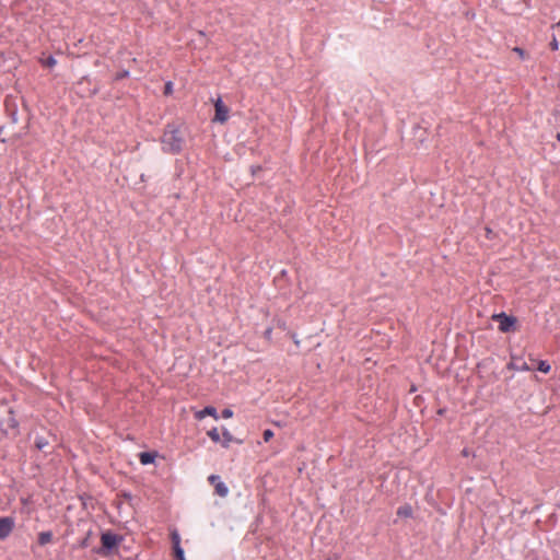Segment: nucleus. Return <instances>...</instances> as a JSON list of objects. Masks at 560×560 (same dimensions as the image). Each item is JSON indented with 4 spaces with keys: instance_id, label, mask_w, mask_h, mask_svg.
Returning a JSON list of instances; mask_svg holds the SVG:
<instances>
[{
    "instance_id": "obj_16",
    "label": "nucleus",
    "mask_w": 560,
    "mask_h": 560,
    "mask_svg": "<svg viewBox=\"0 0 560 560\" xmlns=\"http://www.w3.org/2000/svg\"><path fill=\"white\" fill-rule=\"evenodd\" d=\"M171 538L173 542V548H175L176 546H180V537L177 532H173Z\"/></svg>"
},
{
    "instance_id": "obj_2",
    "label": "nucleus",
    "mask_w": 560,
    "mask_h": 560,
    "mask_svg": "<svg viewBox=\"0 0 560 560\" xmlns=\"http://www.w3.org/2000/svg\"><path fill=\"white\" fill-rule=\"evenodd\" d=\"M492 319L499 323V329L502 332H508L512 330L516 323V318L513 316H508L505 313L494 314Z\"/></svg>"
},
{
    "instance_id": "obj_8",
    "label": "nucleus",
    "mask_w": 560,
    "mask_h": 560,
    "mask_svg": "<svg viewBox=\"0 0 560 560\" xmlns=\"http://www.w3.org/2000/svg\"><path fill=\"white\" fill-rule=\"evenodd\" d=\"M154 459H155V454H153V453L143 452V453H140V455H139V460L142 465H149V464L153 463Z\"/></svg>"
},
{
    "instance_id": "obj_20",
    "label": "nucleus",
    "mask_w": 560,
    "mask_h": 560,
    "mask_svg": "<svg viewBox=\"0 0 560 560\" xmlns=\"http://www.w3.org/2000/svg\"><path fill=\"white\" fill-rule=\"evenodd\" d=\"M513 51L516 52L521 59H525L526 58V52L523 48L521 47H514L513 48Z\"/></svg>"
},
{
    "instance_id": "obj_11",
    "label": "nucleus",
    "mask_w": 560,
    "mask_h": 560,
    "mask_svg": "<svg viewBox=\"0 0 560 560\" xmlns=\"http://www.w3.org/2000/svg\"><path fill=\"white\" fill-rule=\"evenodd\" d=\"M397 515L402 517H410L412 515V508L408 504L398 508Z\"/></svg>"
},
{
    "instance_id": "obj_24",
    "label": "nucleus",
    "mask_w": 560,
    "mask_h": 560,
    "mask_svg": "<svg viewBox=\"0 0 560 560\" xmlns=\"http://www.w3.org/2000/svg\"><path fill=\"white\" fill-rule=\"evenodd\" d=\"M127 75H128V72L126 71V72L121 73V74L119 75V78H125V77H127Z\"/></svg>"
},
{
    "instance_id": "obj_21",
    "label": "nucleus",
    "mask_w": 560,
    "mask_h": 560,
    "mask_svg": "<svg viewBox=\"0 0 560 560\" xmlns=\"http://www.w3.org/2000/svg\"><path fill=\"white\" fill-rule=\"evenodd\" d=\"M222 417L224 419H230L233 417V411L231 409L226 408V409L222 410Z\"/></svg>"
},
{
    "instance_id": "obj_12",
    "label": "nucleus",
    "mask_w": 560,
    "mask_h": 560,
    "mask_svg": "<svg viewBox=\"0 0 560 560\" xmlns=\"http://www.w3.org/2000/svg\"><path fill=\"white\" fill-rule=\"evenodd\" d=\"M207 435L214 442V443H221V435L219 433V430L217 428H213L207 432Z\"/></svg>"
},
{
    "instance_id": "obj_22",
    "label": "nucleus",
    "mask_w": 560,
    "mask_h": 560,
    "mask_svg": "<svg viewBox=\"0 0 560 560\" xmlns=\"http://www.w3.org/2000/svg\"><path fill=\"white\" fill-rule=\"evenodd\" d=\"M171 92H172V83H171V82H168V83H166V85H165V94H170Z\"/></svg>"
},
{
    "instance_id": "obj_25",
    "label": "nucleus",
    "mask_w": 560,
    "mask_h": 560,
    "mask_svg": "<svg viewBox=\"0 0 560 560\" xmlns=\"http://www.w3.org/2000/svg\"><path fill=\"white\" fill-rule=\"evenodd\" d=\"M552 27H560V19H559V22L555 25H552Z\"/></svg>"
},
{
    "instance_id": "obj_7",
    "label": "nucleus",
    "mask_w": 560,
    "mask_h": 560,
    "mask_svg": "<svg viewBox=\"0 0 560 560\" xmlns=\"http://www.w3.org/2000/svg\"><path fill=\"white\" fill-rule=\"evenodd\" d=\"M207 416H210L215 420H218V418H219L218 413H217V409L212 406H208V407L203 408L202 410L195 412V418L197 420H202Z\"/></svg>"
},
{
    "instance_id": "obj_23",
    "label": "nucleus",
    "mask_w": 560,
    "mask_h": 560,
    "mask_svg": "<svg viewBox=\"0 0 560 560\" xmlns=\"http://www.w3.org/2000/svg\"><path fill=\"white\" fill-rule=\"evenodd\" d=\"M45 445H46V443H44V442H42V441H37V442H36V446H37L38 448H43Z\"/></svg>"
},
{
    "instance_id": "obj_14",
    "label": "nucleus",
    "mask_w": 560,
    "mask_h": 560,
    "mask_svg": "<svg viewBox=\"0 0 560 560\" xmlns=\"http://www.w3.org/2000/svg\"><path fill=\"white\" fill-rule=\"evenodd\" d=\"M40 63L44 66V67H47V68H54L56 65H57V60L52 57V56H49L48 58L46 59H42L40 60Z\"/></svg>"
},
{
    "instance_id": "obj_15",
    "label": "nucleus",
    "mask_w": 560,
    "mask_h": 560,
    "mask_svg": "<svg viewBox=\"0 0 560 560\" xmlns=\"http://www.w3.org/2000/svg\"><path fill=\"white\" fill-rule=\"evenodd\" d=\"M174 549V557L176 560H185L184 550L180 546H176Z\"/></svg>"
},
{
    "instance_id": "obj_17",
    "label": "nucleus",
    "mask_w": 560,
    "mask_h": 560,
    "mask_svg": "<svg viewBox=\"0 0 560 560\" xmlns=\"http://www.w3.org/2000/svg\"><path fill=\"white\" fill-rule=\"evenodd\" d=\"M509 369H516L520 371H530L532 370V368L527 363H524V364L517 365V366H515L513 363H510Z\"/></svg>"
},
{
    "instance_id": "obj_1",
    "label": "nucleus",
    "mask_w": 560,
    "mask_h": 560,
    "mask_svg": "<svg viewBox=\"0 0 560 560\" xmlns=\"http://www.w3.org/2000/svg\"><path fill=\"white\" fill-rule=\"evenodd\" d=\"M184 139L178 129L168 126L162 136L163 151L178 153L183 148Z\"/></svg>"
},
{
    "instance_id": "obj_3",
    "label": "nucleus",
    "mask_w": 560,
    "mask_h": 560,
    "mask_svg": "<svg viewBox=\"0 0 560 560\" xmlns=\"http://www.w3.org/2000/svg\"><path fill=\"white\" fill-rule=\"evenodd\" d=\"M214 118L213 121H218L220 124H224L229 119V108L228 106L222 102L221 98H218L214 103Z\"/></svg>"
},
{
    "instance_id": "obj_19",
    "label": "nucleus",
    "mask_w": 560,
    "mask_h": 560,
    "mask_svg": "<svg viewBox=\"0 0 560 560\" xmlns=\"http://www.w3.org/2000/svg\"><path fill=\"white\" fill-rule=\"evenodd\" d=\"M262 438L265 442H269L273 438V432L269 429L265 430L262 433Z\"/></svg>"
},
{
    "instance_id": "obj_10",
    "label": "nucleus",
    "mask_w": 560,
    "mask_h": 560,
    "mask_svg": "<svg viewBox=\"0 0 560 560\" xmlns=\"http://www.w3.org/2000/svg\"><path fill=\"white\" fill-rule=\"evenodd\" d=\"M52 534L50 532H42L38 535V542L39 545L44 546L51 541Z\"/></svg>"
},
{
    "instance_id": "obj_4",
    "label": "nucleus",
    "mask_w": 560,
    "mask_h": 560,
    "mask_svg": "<svg viewBox=\"0 0 560 560\" xmlns=\"http://www.w3.org/2000/svg\"><path fill=\"white\" fill-rule=\"evenodd\" d=\"M15 522L13 517H0V539L8 538L13 532Z\"/></svg>"
},
{
    "instance_id": "obj_26",
    "label": "nucleus",
    "mask_w": 560,
    "mask_h": 560,
    "mask_svg": "<svg viewBox=\"0 0 560 560\" xmlns=\"http://www.w3.org/2000/svg\"><path fill=\"white\" fill-rule=\"evenodd\" d=\"M556 138L558 141H560V132L557 133Z\"/></svg>"
},
{
    "instance_id": "obj_5",
    "label": "nucleus",
    "mask_w": 560,
    "mask_h": 560,
    "mask_svg": "<svg viewBox=\"0 0 560 560\" xmlns=\"http://www.w3.org/2000/svg\"><path fill=\"white\" fill-rule=\"evenodd\" d=\"M209 482L214 487L215 493L222 498L226 497L229 493V488L224 482L220 480V477L217 475H211L208 478Z\"/></svg>"
},
{
    "instance_id": "obj_18",
    "label": "nucleus",
    "mask_w": 560,
    "mask_h": 560,
    "mask_svg": "<svg viewBox=\"0 0 560 560\" xmlns=\"http://www.w3.org/2000/svg\"><path fill=\"white\" fill-rule=\"evenodd\" d=\"M549 47H550V49H551V50H553V51H556V50H558V49H559V42H558V39H557V37H556V36H552V39H551V42H550V44H549Z\"/></svg>"
},
{
    "instance_id": "obj_9",
    "label": "nucleus",
    "mask_w": 560,
    "mask_h": 560,
    "mask_svg": "<svg viewBox=\"0 0 560 560\" xmlns=\"http://www.w3.org/2000/svg\"><path fill=\"white\" fill-rule=\"evenodd\" d=\"M222 446L228 448L231 444V442L233 441V435L231 434V432L226 429H223L222 431Z\"/></svg>"
},
{
    "instance_id": "obj_6",
    "label": "nucleus",
    "mask_w": 560,
    "mask_h": 560,
    "mask_svg": "<svg viewBox=\"0 0 560 560\" xmlns=\"http://www.w3.org/2000/svg\"><path fill=\"white\" fill-rule=\"evenodd\" d=\"M101 541H102V546L105 549L110 550L118 545V542L120 541V538L110 532H106V533L102 534Z\"/></svg>"
},
{
    "instance_id": "obj_13",
    "label": "nucleus",
    "mask_w": 560,
    "mask_h": 560,
    "mask_svg": "<svg viewBox=\"0 0 560 560\" xmlns=\"http://www.w3.org/2000/svg\"><path fill=\"white\" fill-rule=\"evenodd\" d=\"M537 370L547 374L550 372L551 366L547 361L540 360L537 362Z\"/></svg>"
}]
</instances>
